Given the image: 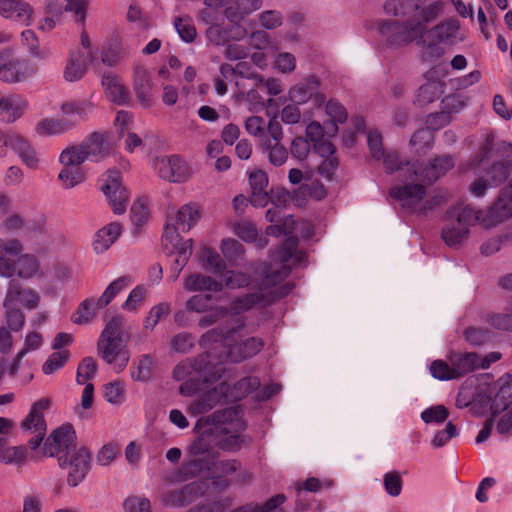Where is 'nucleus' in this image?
<instances>
[{"label": "nucleus", "mask_w": 512, "mask_h": 512, "mask_svg": "<svg viewBox=\"0 0 512 512\" xmlns=\"http://www.w3.org/2000/svg\"><path fill=\"white\" fill-rule=\"evenodd\" d=\"M88 160L99 162L113 154L115 146L112 134L95 131L90 133L82 142Z\"/></svg>", "instance_id": "obj_14"}, {"label": "nucleus", "mask_w": 512, "mask_h": 512, "mask_svg": "<svg viewBox=\"0 0 512 512\" xmlns=\"http://www.w3.org/2000/svg\"><path fill=\"white\" fill-rule=\"evenodd\" d=\"M16 275L21 278L28 279L34 276L39 269V262L35 256L31 254L21 255L16 261Z\"/></svg>", "instance_id": "obj_50"}, {"label": "nucleus", "mask_w": 512, "mask_h": 512, "mask_svg": "<svg viewBox=\"0 0 512 512\" xmlns=\"http://www.w3.org/2000/svg\"><path fill=\"white\" fill-rule=\"evenodd\" d=\"M202 258L204 267L211 269L214 273H222L226 268L222 257L209 248L203 249Z\"/></svg>", "instance_id": "obj_61"}, {"label": "nucleus", "mask_w": 512, "mask_h": 512, "mask_svg": "<svg viewBox=\"0 0 512 512\" xmlns=\"http://www.w3.org/2000/svg\"><path fill=\"white\" fill-rule=\"evenodd\" d=\"M152 80L151 78L144 72H137L134 79V92L138 99L144 107H150L153 105L154 98L152 94Z\"/></svg>", "instance_id": "obj_38"}, {"label": "nucleus", "mask_w": 512, "mask_h": 512, "mask_svg": "<svg viewBox=\"0 0 512 512\" xmlns=\"http://www.w3.org/2000/svg\"><path fill=\"white\" fill-rule=\"evenodd\" d=\"M512 173V160L503 159L494 162L486 170L487 180L490 187H498L503 184Z\"/></svg>", "instance_id": "obj_39"}, {"label": "nucleus", "mask_w": 512, "mask_h": 512, "mask_svg": "<svg viewBox=\"0 0 512 512\" xmlns=\"http://www.w3.org/2000/svg\"><path fill=\"white\" fill-rule=\"evenodd\" d=\"M206 491V481H194L180 489L164 491L161 494V502L165 506L184 507L194 502L197 498L204 496Z\"/></svg>", "instance_id": "obj_11"}, {"label": "nucleus", "mask_w": 512, "mask_h": 512, "mask_svg": "<svg viewBox=\"0 0 512 512\" xmlns=\"http://www.w3.org/2000/svg\"><path fill=\"white\" fill-rule=\"evenodd\" d=\"M236 332V328L226 329L223 327H215L204 333L201 336L199 343L202 347H207L209 345L219 343L221 346L228 348V345H230L228 340L232 338Z\"/></svg>", "instance_id": "obj_42"}, {"label": "nucleus", "mask_w": 512, "mask_h": 512, "mask_svg": "<svg viewBox=\"0 0 512 512\" xmlns=\"http://www.w3.org/2000/svg\"><path fill=\"white\" fill-rule=\"evenodd\" d=\"M211 356V351L205 352L196 357L191 363L192 370L199 373L205 382L217 381L224 372L221 361L213 362Z\"/></svg>", "instance_id": "obj_27"}, {"label": "nucleus", "mask_w": 512, "mask_h": 512, "mask_svg": "<svg viewBox=\"0 0 512 512\" xmlns=\"http://www.w3.org/2000/svg\"><path fill=\"white\" fill-rule=\"evenodd\" d=\"M199 433L198 438L191 444L190 453L194 456L203 455L209 453L216 445L214 438H216V432L214 431V424L211 422L203 426Z\"/></svg>", "instance_id": "obj_35"}, {"label": "nucleus", "mask_w": 512, "mask_h": 512, "mask_svg": "<svg viewBox=\"0 0 512 512\" xmlns=\"http://www.w3.org/2000/svg\"><path fill=\"white\" fill-rule=\"evenodd\" d=\"M288 291L284 293L277 294L273 291L264 293V292H254L246 294L242 297H238L233 300L229 305V311L233 314H241L244 313L254 306L260 304L263 306L269 305L273 303L276 299L286 295Z\"/></svg>", "instance_id": "obj_20"}, {"label": "nucleus", "mask_w": 512, "mask_h": 512, "mask_svg": "<svg viewBox=\"0 0 512 512\" xmlns=\"http://www.w3.org/2000/svg\"><path fill=\"white\" fill-rule=\"evenodd\" d=\"M443 7L444 3L440 0L426 6H421L417 0H387L384 4L385 12L397 18L382 21L378 27L379 33L385 44L394 49L414 41L422 42L427 35L430 40L428 48L439 57L443 51L436 45L442 42L453 43L460 29V22L455 18L444 20L428 29V24L439 17Z\"/></svg>", "instance_id": "obj_1"}, {"label": "nucleus", "mask_w": 512, "mask_h": 512, "mask_svg": "<svg viewBox=\"0 0 512 512\" xmlns=\"http://www.w3.org/2000/svg\"><path fill=\"white\" fill-rule=\"evenodd\" d=\"M132 283L130 276H121L111 282L102 295L97 300V305L104 308L111 303V301L125 288Z\"/></svg>", "instance_id": "obj_44"}, {"label": "nucleus", "mask_w": 512, "mask_h": 512, "mask_svg": "<svg viewBox=\"0 0 512 512\" xmlns=\"http://www.w3.org/2000/svg\"><path fill=\"white\" fill-rule=\"evenodd\" d=\"M22 42L28 47L30 54L39 59H45L48 56L46 51L40 49L39 40L33 30H25L21 33Z\"/></svg>", "instance_id": "obj_60"}, {"label": "nucleus", "mask_w": 512, "mask_h": 512, "mask_svg": "<svg viewBox=\"0 0 512 512\" xmlns=\"http://www.w3.org/2000/svg\"><path fill=\"white\" fill-rule=\"evenodd\" d=\"M27 458L25 446H12L0 450V461L5 464L22 465Z\"/></svg>", "instance_id": "obj_52"}, {"label": "nucleus", "mask_w": 512, "mask_h": 512, "mask_svg": "<svg viewBox=\"0 0 512 512\" xmlns=\"http://www.w3.org/2000/svg\"><path fill=\"white\" fill-rule=\"evenodd\" d=\"M403 183L390 188L389 195L398 201L403 208L410 211H416L419 203L426 195V185L419 182L415 177H411V167L407 169Z\"/></svg>", "instance_id": "obj_5"}, {"label": "nucleus", "mask_w": 512, "mask_h": 512, "mask_svg": "<svg viewBox=\"0 0 512 512\" xmlns=\"http://www.w3.org/2000/svg\"><path fill=\"white\" fill-rule=\"evenodd\" d=\"M286 500L287 497L280 493L272 496L263 504L250 502L234 509L231 512H287L282 507Z\"/></svg>", "instance_id": "obj_33"}, {"label": "nucleus", "mask_w": 512, "mask_h": 512, "mask_svg": "<svg viewBox=\"0 0 512 512\" xmlns=\"http://www.w3.org/2000/svg\"><path fill=\"white\" fill-rule=\"evenodd\" d=\"M100 308L93 298L85 299L72 315L71 320L75 324H85L94 318L96 310Z\"/></svg>", "instance_id": "obj_48"}, {"label": "nucleus", "mask_w": 512, "mask_h": 512, "mask_svg": "<svg viewBox=\"0 0 512 512\" xmlns=\"http://www.w3.org/2000/svg\"><path fill=\"white\" fill-rule=\"evenodd\" d=\"M58 179L64 188H72L85 180V174L81 168L66 167L60 171Z\"/></svg>", "instance_id": "obj_55"}, {"label": "nucleus", "mask_w": 512, "mask_h": 512, "mask_svg": "<svg viewBox=\"0 0 512 512\" xmlns=\"http://www.w3.org/2000/svg\"><path fill=\"white\" fill-rule=\"evenodd\" d=\"M26 109L27 102L21 95L13 94L0 99V118L8 123L20 118Z\"/></svg>", "instance_id": "obj_29"}, {"label": "nucleus", "mask_w": 512, "mask_h": 512, "mask_svg": "<svg viewBox=\"0 0 512 512\" xmlns=\"http://www.w3.org/2000/svg\"><path fill=\"white\" fill-rule=\"evenodd\" d=\"M60 110L64 115L73 116L71 120L76 121L77 125L80 121L88 120L93 104L88 100L68 101L61 105Z\"/></svg>", "instance_id": "obj_40"}, {"label": "nucleus", "mask_w": 512, "mask_h": 512, "mask_svg": "<svg viewBox=\"0 0 512 512\" xmlns=\"http://www.w3.org/2000/svg\"><path fill=\"white\" fill-rule=\"evenodd\" d=\"M37 70L34 63L15 57L12 50L7 49L6 57L0 67V80L6 83L21 82L35 75Z\"/></svg>", "instance_id": "obj_9"}, {"label": "nucleus", "mask_w": 512, "mask_h": 512, "mask_svg": "<svg viewBox=\"0 0 512 512\" xmlns=\"http://www.w3.org/2000/svg\"><path fill=\"white\" fill-rule=\"evenodd\" d=\"M434 141V134L431 128H421L416 131L411 139L410 144L415 147V152L418 155L425 154L427 150L432 148Z\"/></svg>", "instance_id": "obj_45"}, {"label": "nucleus", "mask_w": 512, "mask_h": 512, "mask_svg": "<svg viewBox=\"0 0 512 512\" xmlns=\"http://www.w3.org/2000/svg\"><path fill=\"white\" fill-rule=\"evenodd\" d=\"M229 384L221 382L214 388L203 392L188 407L189 412L196 416L213 409L220 403H228Z\"/></svg>", "instance_id": "obj_15"}, {"label": "nucleus", "mask_w": 512, "mask_h": 512, "mask_svg": "<svg viewBox=\"0 0 512 512\" xmlns=\"http://www.w3.org/2000/svg\"><path fill=\"white\" fill-rule=\"evenodd\" d=\"M76 433L73 426L69 423L63 424L55 429L45 440L43 453L46 456L53 457L61 452L69 453L76 447Z\"/></svg>", "instance_id": "obj_13"}, {"label": "nucleus", "mask_w": 512, "mask_h": 512, "mask_svg": "<svg viewBox=\"0 0 512 512\" xmlns=\"http://www.w3.org/2000/svg\"><path fill=\"white\" fill-rule=\"evenodd\" d=\"M154 360L150 354H143L134 360L131 366V377L135 381L147 382L152 377Z\"/></svg>", "instance_id": "obj_43"}, {"label": "nucleus", "mask_w": 512, "mask_h": 512, "mask_svg": "<svg viewBox=\"0 0 512 512\" xmlns=\"http://www.w3.org/2000/svg\"><path fill=\"white\" fill-rule=\"evenodd\" d=\"M162 247L168 254L176 253L184 257L190 258L193 252V240H182L176 227L172 223H167L164 227L162 235Z\"/></svg>", "instance_id": "obj_22"}, {"label": "nucleus", "mask_w": 512, "mask_h": 512, "mask_svg": "<svg viewBox=\"0 0 512 512\" xmlns=\"http://www.w3.org/2000/svg\"><path fill=\"white\" fill-rule=\"evenodd\" d=\"M210 422L214 424L216 432V438H214L216 447L228 452H237L243 446L251 443V438L243 434L246 430V423L238 408L228 407L217 410L207 417L199 418L194 430L201 431L203 426Z\"/></svg>", "instance_id": "obj_2"}, {"label": "nucleus", "mask_w": 512, "mask_h": 512, "mask_svg": "<svg viewBox=\"0 0 512 512\" xmlns=\"http://www.w3.org/2000/svg\"><path fill=\"white\" fill-rule=\"evenodd\" d=\"M451 363L454 379H459L478 368H487L489 363H480V357L474 352H455L451 351L447 356Z\"/></svg>", "instance_id": "obj_19"}, {"label": "nucleus", "mask_w": 512, "mask_h": 512, "mask_svg": "<svg viewBox=\"0 0 512 512\" xmlns=\"http://www.w3.org/2000/svg\"><path fill=\"white\" fill-rule=\"evenodd\" d=\"M33 13L32 6L24 0H0V15L6 19H13L29 26Z\"/></svg>", "instance_id": "obj_24"}, {"label": "nucleus", "mask_w": 512, "mask_h": 512, "mask_svg": "<svg viewBox=\"0 0 512 512\" xmlns=\"http://www.w3.org/2000/svg\"><path fill=\"white\" fill-rule=\"evenodd\" d=\"M221 250L225 258L233 264H238L243 259V245L235 239H224Z\"/></svg>", "instance_id": "obj_53"}, {"label": "nucleus", "mask_w": 512, "mask_h": 512, "mask_svg": "<svg viewBox=\"0 0 512 512\" xmlns=\"http://www.w3.org/2000/svg\"><path fill=\"white\" fill-rule=\"evenodd\" d=\"M102 85L110 101L118 105H125L129 102V91L116 75L111 73L104 74L102 77Z\"/></svg>", "instance_id": "obj_30"}, {"label": "nucleus", "mask_w": 512, "mask_h": 512, "mask_svg": "<svg viewBox=\"0 0 512 512\" xmlns=\"http://www.w3.org/2000/svg\"><path fill=\"white\" fill-rule=\"evenodd\" d=\"M58 464L63 469H69L67 483L71 487H76L85 479L90 470L91 454L86 447H81L71 455L69 453L60 455Z\"/></svg>", "instance_id": "obj_8"}, {"label": "nucleus", "mask_w": 512, "mask_h": 512, "mask_svg": "<svg viewBox=\"0 0 512 512\" xmlns=\"http://www.w3.org/2000/svg\"><path fill=\"white\" fill-rule=\"evenodd\" d=\"M130 214L131 221L137 229L145 225L149 218V210L146 200L143 198L137 199L131 206Z\"/></svg>", "instance_id": "obj_56"}, {"label": "nucleus", "mask_w": 512, "mask_h": 512, "mask_svg": "<svg viewBox=\"0 0 512 512\" xmlns=\"http://www.w3.org/2000/svg\"><path fill=\"white\" fill-rule=\"evenodd\" d=\"M263 150L268 153V159L274 166L283 165L288 159V151L281 142H272L269 139L264 140Z\"/></svg>", "instance_id": "obj_46"}, {"label": "nucleus", "mask_w": 512, "mask_h": 512, "mask_svg": "<svg viewBox=\"0 0 512 512\" xmlns=\"http://www.w3.org/2000/svg\"><path fill=\"white\" fill-rule=\"evenodd\" d=\"M86 66L87 62L84 53L79 50L72 52L63 73L64 79L68 82L82 79L86 73Z\"/></svg>", "instance_id": "obj_37"}, {"label": "nucleus", "mask_w": 512, "mask_h": 512, "mask_svg": "<svg viewBox=\"0 0 512 512\" xmlns=\"http://www.w3.org/2000/svg\"><path fill=\"white\" fill-rule=\"evenodd\" d=\"M174 26L184 42L191 43L195 40L197 32L193 20L190 17H176L174 20Z\"/></svg>", "instance_id": "obj_51"}, {"label": "nucleus", "mask_w": 512, "mask_h": 512, "mask_svg": "<svg viewBox=\"0 0 512 512\" xmlns=\"http://www.w3.org/2000/svg\"><path fill=\"white\" fill-rule=\"evenodd\" d=\"M490 409L495 416L512 404V380L510 376L501 377L489 391Z\"/></svg>", "instance_id": "obj_17"}, {"label": "nucleus", "mask_w": 512, "mask_h": 512, "mask_svg": "<svg viewBox=\"0 0 512 512\" xmlns=\"http://www.w3.org/2000/svg\"><path fill=\"white\" fill-rule=\"evenodd\" d=\"M441 93V86L438 82H426L421 85L416 95L415 103L425 106L435 101Z\"/></svg>", "instance_id": "obj_49"}, {"label": "nucleus", "mask_w": 512, "mask_h": 512, "mask_svg": "<svg viewBox=\"0 0 512 512\" xmlns=\"http://www.w3.org/2000/svg\"><path fill=\"white\" fill-rule=\"evenodd\" d=\"M121 234V225L118 222H112L100 229L93 242L96 253H103L117 240Z\"/></svg>", "instance_id": "obj_34"}, {"label": "nucleus", "mask_w": 512, "mask_h": 512, "mask_svg": "<svg viewBox=\"0 0 512 512\" xmlns=\"http://www.w3.org/2000/svg\"><path fill=\"white\" fill-rule=\"evenodd\" d=\"M264 347V341L256 336L241 339L228 345L226 357L234 363H240L258 354Z\"/></svg>", "instance_id": "obj_21"}, {"label": "nucleus", "mask_w": 512, "mask_h": 512, "mask_svg": "<svg viewBox=\"0 0 512 512\" xmlns=\"http://www.w3.org/2000/svg\"><path fill=\"white\" fill-rule=\"evenodd\" d=\"M184 288L187 291H214L219 292L222 290L223 285L212 279L210 276H206L200 273H193L186 277L184 281Z\"/></svg>", "instance_id": "obj_36"}, {"label": "nucleus", "mask_w": 512, "mask_h": 512, "mask_svg": "<svg viewBox=\"0 0 512 512\" xmlns=\"http://www.w3.org/2000/svg\"><path fill=\"white\" fill-rule=\"evenodd\" d=\"M10 149L17 154L21 162L29 169L37 170L40 158L31 142L17 133H10Z\"/></svg>", "instance_id": "obj_23"}, {"label": "nucleus", "mask_w": 512, "mask_h": 512, "mask_svg": "<svg viewBox=\"0 0 512 512\" xmlns=\"http://www.w3.org/2000/svg\"><path fill=\"white\" fill-rule=\"evenodd\" d=\"M104 397L109 403L114 405L123 403L125 399L124 384L120 381L107 383L104 386Z\"/></svg>", "instance_id": "obj_59"}, {"label": "nucleus", "mask_w": 512, "mask_h": 512, "mask_svg": "<svg viewBox=\"0 0 512 512\" xmlns=\"http://www.w3.org/2000/svg\"><path fill=\"white\" fill-rule=\"evenodd\" d=\"M39 295L29 288H24L18 281L11 280L8 285L4 307H16L18 304L28 309L38 306Z\"/></svg>", "instance_id": "obj_18"}, {"label": "nucleus", "mask_w": 512, "mask_h": 512, "mask_svg": "<svg viewBox=\"0 0 512 512\" xmlns=\"http://www.w3.org/2000/svg\"><path fill=\"white\" fill-rule=\"evenodd\" d=\"M512 182L501 190L497 202L493 206V210L501 212L502 216L512 215Z\"/></svg>", "instance_id": "obj_62"}, {"label": "nucleus", "mask_w": 512, "mask_h": 512, "mask_svg": "<svg viewBox=\"0 0 512 512\" xmlns=\"http://www.w3.org/2000/svg\"><path fill=\"white\" fill-rule=\"evenodd\" d=\"M23 250L21 242L17 239L0 240V275L11 278L16 274L17 264L9 256L19 255Z\"/></svg>", "instance_id": "obj_25"}, {"label": "nucleus", "mask_w": 512, "mask_h": 512, "mask_svg": "<svg viewBox=\"0 0 512 512\" xmlns=\"http://www.w3.org/2000/svg\"><path fill=\"white\" fill-rule=\"evenodd\" d=\"M320 81L316 76H309L304 82L293 86L289 91L290 99L296 104H304L313 96L317 104L324 102V96L318 93Z\"/></svg>", "instance_id": "obj_26"}, {"label": "nucleus", "mask_w": 512, "mask_h": 512, "mask_svg": "<svg viewBox=\"0 0 512 512\" xmlns=\"http://www.w3.org/2000/svg\"><path fill=\"white\" fill-rule=\"evenodd\" d=\"M121 174L117 170H109L105 183L101 186V190L107 197L109 204L115 214H123L126 211V205L129 200V193L122 186Z\"/></svg>", "instance_id": "obj_12"}, {"label": "nucleus", "mask_w": 512, "mask_h": 512, "mask_svg": "<svg viewBox=\"0 0 512 512\" xmlns=\"http://www.w3.org/2000/svg\"><path fill=\"white\" fill-rule=\"evenodd\" d=\"M200 217L199 210L192 204L183 205L173 217H169L167 223H172L176 227V232H188L198 221Z\"/></svg>", "instance_id": "obj_31"}, {"label": "nucleus", "mask_w": 512, "mask_h": 512, "mask_svg": "<svg viewBox=\"0 0 512 512\" xmlns=\"http://www.w3.org/2000/svg\"><path fill=\"white\" fill-rule=\"evenodd\" d=\"M85 160L88 159L81 144L64 149L59 157V161L63 166L72 168H80V165Z\"/></svg>", "instance_id": "obj_47"}, {"label": "nucleus", "mask_w": 512, "mask_h": 512, "mask_svg": "<svg viewBox=\"0 0 512 512\" xmlns=\"http://www.w3.org/2000/svg\"><path fill=\"white\" fill-rule=\"evenodd\" d=\"M195 339L191 333L181 332L172 337L170 341L171 349L178 353H187L194 346Z\"/></svg>", "instance_id": "obj_63"}, {"label": "nucleus", "mask_w": 512, "mask_h": 512, "mask_svg": "<svg viewBox=\"0 0 512 512\" xmlns=\"http://www.w3.org/2000/svg\"><path fill=\"white\" fill-rule=\"evenodd\" d=\"M447 218L441 236L448 246L456 247L467 238L468 227L479 219V214L470 206H465L452 209L448 212Z\"/></svg>", "instance_id": "obj_3"}, {"label": "nucleus", "mask_w": 512, "mask_h": 512, "mask_svg": "<svg viewBox=\"0 0 512 512\" xmlns=\"http://www.w3.org/2000/svg\"><path fill=\"white\" fill-rule=\"evenodd\" d=\"M448 416V409L443 405L429 407L421 413V419L425 423H443L447 420Z\"/></svg>", "instance_id": "obj_64"}, {"label": "nucleus", "mask_w": 512, "mask_h": 512, "mask_svg": "<svg viewBox=\"0 0 512 512\" xmlns=\"http://www.w3.org/2000/svg\"><path fill=\"white\" fill-rule=\"evenodd\" d=\"M382 158L387 173L392 174L395 171H400L402 177H404L409 166L413 165V162L402 161L397 152L384 153Z\"/></svg>", "instance_id": "obj_54"}, {"label": "nucleus", "mask_w": 512, "mask_h": 512, "mask_svg": "<svg viewBox=\"0 0 512 512\" xmlns=\"http://www.w3.org/2000/svg\"><path fill=\"white\" fill-rule=\"evenodd\" d=\"M76 126V121L68 118H45L39 121L35 131L40 136H51L65 133Z\"/></svg>", "instance_id": "obj_32"}, {"label": "nucleus", "mask_w": 512, "mask_h": 512, "mask_svg": "<svg viewBox=\"0 0 512 512\" xmlns=\"http://www.w3.org/2000/svg\"><path fill=\"white\" fill-rule=\"evenodd\" d=\"M50 400L48 398H41L36 401L28 415L21 422V429L24 432H32L35 435L28 440V445L31 450L37 449L43 441L47 425L44 419L43 411L50 407Z\"/></svg>", "instance_id": "obj_6"}, {"label": "nucleus", "mask_w": 512, "mask_h": 512, "mask_svg": "<svg viewBox=\"0 0 512 512\" xmlns=\"http://www.w3.org/2000/svg\"><path fill=\"white\" fill-rule=\"evenodd\" d=\"M260 384V379L256 376L244 377L235 383L233 388L229 386L228 400L230 402L241 400L249 393L258 389Z\"/></svg>", "instance_id": "obj_41"}, {"label": "nucleus", "mask_w": 512, "mask_h": 512, "mask_svg": "<svg viewBox=\"0 0 512 512\" xmlns=\"http://www.w3.org/2000/svg\"><path fill=\"white\" fill-rule=\"evenodd\" d=\"M154 166L158 175L170 182H183L188 177L186 163L176 155L157 159Z\"/></svg>", "instance_id": "obj_16"}, {"label": "nucleus", "mask_w": 512, "mask_h": 512, "mask_svg": "<svg viewBox=\"0 0 512 512\" xmlns=\"http://www.w3.org/2000/svg\"><path fill=\"white\" fill-rule=\"evenodd\" d=\"M298 238L289 236L285 239L281 247L277 251V258L282 263L281 268L273 270L266 274L261 282V290L270 288L282 282L291 272V268L287 263L293 259L295 263L300 264L307 258L306 253L298 252Z\"/></svg>", "instance_id": "obj_4"}, {"label": "nucleus", "mask_w": 512, "mask_h": 512, "mask_svg": "<svg viewBox=\"0 0 512 512\" xmlns=\"http://www.w3.org/2000/svg\"><path fill=\"white\" fill-rule=\"evenodd\" d=\"M70 357L68 350H59L52 353L42 366V371L46 375L54 373L65 365Z\"/></svg>", "instance_id": "obj_57"}, {"label": "nucleus", "mask_w": 512, "mask_h": 512, "mask_svg": "<svg viewBox=\"0 0 512 512\" xmlns=\"http://www.w3.org/2000/svg\"><path fill=\"white\" fill-rule=\"evenodd\" d=\"M268 176L262 170H256L249 175V184L251 187L250 203L254 207H265L269 201L270 196L267 192Z\"/></svg>", "instance_id": "obj_28"}, {"label": "nucleus", "mask_w": 512, "mask_h": 512, "mask_svg": "<svg viewBox=\"0 0 512 512\" xmlns=\"http://www.w3.org/2000/svg\"><path fill=\"white\" fill-rule=\"evenodd\" d=\"M455 165L451 155L436 156L426 164L413 161L411 166V177H415L426 186L432 185L440 177L444 176Z\"/></svg>", "instance_id": "obj_7"}, {"label": "nucleus", "mask_w": 512, "mask_h": 512, "mask_svg": "<svg viewBox=\"0 0 512 512\" xmlns=\"http://www.w3.org/2000/svg\"><path fill=\"white\" fill-rule=\"evenodd\" d=\"M97 371V363L92 357H85L77 368L76 381L78 384H85L92 379Z\"/></svg>", "instance_id": "obj_58"}, {"label": "nucleus", "mask_w": 512, "mask_h": 512, "mask_svg": "<svg viewBox=\"0 0 512 512\" xmlns=\"http://www.w3.org/2000/svg\"><path fill=\"white\" fill-rule=\"evenodd\" d=\"M98 355L114 370L122 372L130 360V352L123 344V339H105L99 337L97 343Z\"/></svg>", "instance_id": "obj_10"}]
</instances>
